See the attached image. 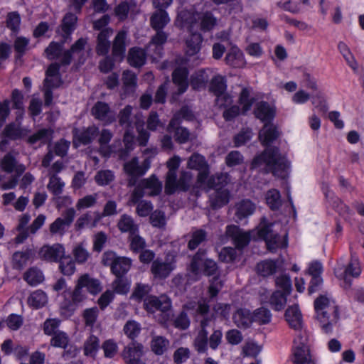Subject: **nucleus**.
<instances>
[{
	"mask_svg": "<svg viewBox=\"0 0 364 364\" xmlns=\"http://www.w3.org/2000/svg\"><path fill=\"white\" fill-rule=\"evenodd\" d=\"M175 264L172 262H166L156 259L152 262L151 272L155 278L164 279L174 269Z\"/></svg>",
	"mask_w": 364,
	"mask_h": 364,
	"instance_id": "nucleus-23",
	"label": "nucleus"
},
{
	"mask_svg": "<svg viewBox=\"0 0 364 364\" xmlns=\"http://www.w3.org/2000/svg\"><path fill=\"white\" fill-rule=\"evenodd\" d=\"M275 285L281 289L282 293L289 295L292 290V284L290 277L287 274H282L275 279Z\"/></svg>",
	"mask_w": 364,
	"mask_h": 364,
	"instance_id": "nucleus-63",
	"label": "nucleus"
},
{
	"mask_svg": "<svg viewBox=\"0 0 364 364\" xmlns=\"http://www.w3.org/2000/svg\"><path fill=\"white\" fill-rule=\"evenodd\" d=\"M228 185L227 176L222 173L216 176H211L208 180L207 187L215 190V193L210 196V205L213 209H218L226 205L230 201V193L226 186Z\"/></svg>",
	"mask_w": 364,
	"mask_h": 364,
	"instance_id": "nucleus-2",
	"label": "nucleus"
},
{
	"mask_svg": "<svg viewBox=\"0 0 364 364\" xmlns=\"http://www.w3.org/2000/svg\"><path fill=\"white\" fill-rule=\"evenodd\" d=\"M35 254L33 245L24 246L21 250L14 252L11 258L13 269L18 271L23 269L33 262Z\"/></svg>",
	"mask_w": 364,
	"mask_h": 364,
	"instance_id": "nucleus-8",
	"label": "nucleus"
},
{
	"mask_svg": "<svg viewBox=\"0 0 364 364\" xmlns=\"http://www.w3.org/2000/svg\"><path fill=\"white\" fill-rule=\"evenodd\" d=\"M279 136L276 126L265 124L259 133L261 144L265 147L259 154H256L250 164L251 169H257L264 165V173H271L274 176L284 179L287 176L289 162L283 156L278 146L271 144Z\"/></svg>",
	"mask_w": 364,
	"mask_h": 364,
	"instance_id": "nucleus-1",
	"label": "nucleus"
},
{
	"mask_svg": "<svg viewBox=\"0 0 364 364\" xmlns=\"http://www.w3.org/2000/svg\"><path fill=\"white\" fill-rule=\"evenodd\" d=\"M171 301L168 298L160 299L156 296H148L144 301V308L148 312H154L161 311L167 312L171 309Z\"/></svg>",
	"mask_w": 364,
	"mask_h": 364,
	"instance_id": "nucleus-15",
	"label": "nucleus"
},
{
	"mask_svg": "<svg viewBox=\"0 0 364 364\" xmlns=\"http://www.w3.org/2000/svg\"><path fill=\"white\" fill-rule=\"evenodd\" d=\"M252 137V132L250 128H243L233 137L235 147H240L245 145Z\"/></svg>",
	"mask_w": 364,
	"mask_h": 364,
	"instance_id": "nucleus-57",
	"label": "nucleus"
},
{
	"mask_svg": "<svg viewBox=\"0 0 364 364\" xmlns=\"http://www.w3.org/2000/svg\"><path fill=\"white\" fill-rule=\"evenodd\" d=\"M284 318L291 328L295 331L302 328L303 317L298 304L289 306L285 311Z\"/></svg>",
	"mask_w": 364,
	"mask_h": 364,
	"instance_id": "nucleus-19",
	"label": "nucleus"
},
{
	"mask_svg": "<svg viewBox=\"0 0 364 364\" xmlns=\"http://www.w3.org/2000/svg\"><path fill=\"white\" fill-rule=\"evenodd\" d=\"M95 180L99 186H107L114 180V174L112 171L109 169L101 170L96 173Z\"/></svg>",
	"mask_w": 364,
	"mask_h": 364,
	"instance_id": "nucleus-62",
	"label": "nucleus"
},
{
	"mask_svg": "<svg viewBox=\"0 0 364 364\" xmlns=\"http://www.w3.org/2000/svg\"><path fill=\"white\" fill-rule=\"evenodd\" d=\"M203 36L198 32H192L186 40V54L189 57L196 55L201 48Z\"/></svg>",
	"mask_w": 364,
	"mask_h": 364,
	"instance_id": "nucleus-28",
	"label": "nucleus"
},
{
	"mask_svg": "<svg viewBox=\"0 0 364 364\" xmlns=\"http://www.w3.org/2000/svg\"><path fill=\"white\" fill-rule=\"evenodd\" d=\"M2 135L10 139L11 141H16L23 138L25 136L23 129L14 122L7 124L3 132Z\"/></svg>",
	"mask_w": 364,
	"mask_h": 364,
	"instance_id": "nucleus-41",
	"label": "nucleus"
},
{
	"mask_svg": "<svg viewBox=\"0 0 364 364\" xmlns=\"http://www.w3.org/2000/svg\"><path fill=\"white\" fill-rule=\"evenodd\" d=\"M338 50L345 59L347 65L354 72H357L358 69V63L348 45L343 41H340L338 44Z\"/></svg>",
	"mask_w": 364,
	"mask_h": 364,
	"instance_id": "nucleus-37",
	"label": "nucleus"
},
{
	"mask_svg": "<svg viewBox=\"0 0 364 364\" xmlns=\"http://www.w3.org/2000/svg\"><path fill=\"white\" fill-rule=\"evenodd\" d=\"M63 296L64 299L60 304V310L62 313L68 312L70 315L73 314L77 306L85 299L82 287L78 282L73 291L65 290Z\"/></svg>",
	"mask_w": 364,
	"mask_h": 364,
	"instance_id": "nucleus-5",
	"label": "nucleus"
},
{
	"mask_svg": "<svg viewBox=\"0 0 364 364\" xmlns=\"http://www.w3.org/2000/svg\"><path fill=\"white\" fill-rule=\"evenodd\" d=\"M77 282L82 288H86L90 294L96 295L102 290L100 281L91 278L87 274L82 275Z\"/></svg>",
	"mask_w": 364,
	"mask_h": 364,
	"instance_id": "nucleus-35",
	"label": "nucleus"
},
{
	"mask_svg": "<svg viewBox=\"0 0 364 364\" xmlns=\"http://www.w3.org/2000/svg\"><path fill=\"white\" fill-rule=\"evenodd\" d=\"M253 114L255 118L265 124L272 123L275 116L276 109L266 101H260L256 104Z\"/></svg>",
	"mask_w": 364,
	"mask_h": 364,
	"instance_id": "nucleus-13",
	"label": "nucleus"
},
{
	"mask_svg": "<svg viewBox=\"0 0 364 364\" xmlns=\"http://www.w3.org/2000/svg\"><path fill=\"white\" fill-rule=\"evenodd\" d=\"M162 183L155 174H151L149 178L141 179L132 191L130 200L132 203H136L145 195V190H149L147 195L150 197L159 196L162 191Z\"/></svg>",
	"mask_w": 364,
	"mask_h": 364,
	"instance_id": "nucleus-3",
	"label": "nucleus"
},
{
	"mask_svg": "<svg viewBox=\"0 0 364 364\" xmlns=\"http://www.w3.org/2000/svg\"><path fill=\"white\" fill-rule=\"evenodd\" d=\"M113 33L112 28H105L102 30L97 36L95 52L99 56L108 55L110 49V36Z\"/></svg>",
	"mask_w": 364,
	"mask_h": 364,
	"instance_id": "nucleus-20",
	"label": "nucleus"
},
{
	"mask_svg": "<svg viewBox=\"0 0 364 364\" xmlns=\"http://www.w3.org/2000/svg\"><path fill=\"white\" fill-rule=\"evenodd\" d=\"M293 355L294 364H314L310 358L309 349L303 343H301L294 348Z\"/></svg>",
	"mask_w": 364,
	"mask_h": 364,
	"instance_id": "nucleus-33",
	"label": "nucleus"
},
{
	"mask_svg": "<svg viewBox=\"0 0 364 364\" xmlns=\"http://www.w3.org/2000/svg\"><path fill=\"white\" fill-rule=\"evenodd\" d=\"M225 64L234 68H243L246 61L242 51L236 46L231 47L225 58Z\"/></svg>",
	"mask_w": 364,
	"mask_h": 364,
	"instance_id": "nucleus-24",
	"label": "nucleus"
},
{
	"mask_svg": "<svg viewBox=\"0 0 364 364\" xmlns=\"http://www.w3.org/2000/svg\"><path fill=\"white\" fill-rule=\"evenodd\" d=\"M50 345L54 348H67L69 346L70 338L68 335L62 331H58L51 336Z\"/></svg>",
	"mask_w": 364,
	"mask_h": 364,
	"instance_id": "nucleus-53",
	"label": "nucleus"
},
{
	"mask_svg": "<svg viewBox=\"0 0 364 364\" xmlns=\"http://www.w3.org/2000/svg\"><path fill=\"white\" fill-rule=\"evenodd\" d=\"M207 232L203 229H197L193 231L190 240L188 242V248L190 250H196L203 242L206 240Z\"/></svg>",
	"mask_w": 364,
	"mask_h": 364,
	"instance_id": "nucleus-56",
	"label": "nucleus"
},
{
	"mask_svg": "<svg viewBox=\"0 0 364 364\" xmlns=\"http://www.w3.org/2000/svg\"><path fill=\"white\" fill-rule=\"evenodd\" d=\"M227 87L225 77L218 75L211 79L209 90L216 97L217 100H219L221 96L228 98V94L226 92Z\"/></svg>",
	"mask_w": 364,
	"mask_h": 364,
	"instance_id": "nucleus-26",
	"label": "nucleus"
},
{
	"mask_svg": "<svg viewBox=\"0 0 364 364\" xmlns=\"http://www.w3.org/2000/svg\"><path fill=\"white\" fill-rule=\"evenodd\" d=\"M266 203L270 210H278L282 205L279 191L276 188L269 190L266 195Z\"/></svg>",
	"mask_w": 364,
	"mask_h": 364,
	"instance_id": "nucleus-50",
	"label": "nucleus"
},
{
	"mask_svg": "<svg viewBox=\"0 0 364 364\" xmlns=\"http://www.w3.org/2000/svg\"><path fill=\"white\" fill-rule=\"evenodd\" d=\"M146 60V53L144 49L139 47H133L129 49L127 61L132 67L141 68L145 65Z\"/></svg>",
	"mask_w": 364,
	"mask_h": 364,
	"instance_id": "nucleus-29",
	"label": "nucleus"
},
{
	"mask_svg": "<svg viewBox=\"0 0 364 364\" xmlns=\"http://www.w3.org/2000/svg\"><path fill=\"white\" fill-rule=\"evenodd\" d=\"M23 279L29 285L36 287L43 282L44 276L41 269L36 267H32L24 273Z\"/></svg>",
	"mask_w": 364,
	"mask_h": 364,
	"instance_id": "nucleus-38",
	"label": "nucleus"
},
{
	"mask_svg": "<svg viewBox=\"0 0 364 364\" xmlns=\"http://www.w3.org/2000/svg\"><path fill=\"white\" fill-rule=\"evenodd\" d=\"M127 364H144L141 360L143 355V345L136 341H132L124 349L122 354Z\"/></svg>",
	"mask_w": 364,
	"mask_h": 364,
	"instance_id": "nucleus-10",
	"label": "nucleus"
},
{
	"mask_svg": "<svg viewBox=\"0 0 364 364\" xmlns=\"http://www.w3.org/2000/svg\"><path fill=\"white\" fill-rule=\"evenodd\" d=\"M360 274L361 268L357 259H351L343 272H340L338 269L335 270L336 277L339 279H343L348 287H350L352 284V280L349 277L357 278Z\"/></svg>",
	"mask_w": 364,
	"mask_h": 364,
	"instance_id": "nucleus-12",
	"label": "nucleus"
},
{
	"mask_svg": "<svg viewBox=\"0 0 364 364\" xmlns=\"http://www.w3.org/2000/svg\"><path fill=\"white\" fill-rule=\"evenodd\" d=\"M277 264L273 259H265L257 264L256 269L259 275L267 277L277 272Z\"/></svg>",
	"mask_w": 364,
	"mask_h": 364,
	"instance_id": "nucleus-40",
	"label": "nucleus"
},
{
	"mask_svg": "<svg viewBox=\"0 0 364 364\" xmlns=\"http://www.w3.org/2000/svg\"><path fill=\"white\" fill-rule=\"evenodd\" d=\"M150 167V162L145 159L142 165L139 164L136 157L132 158L124 165V171L128 176H143L146 174Z\"/></svg>",
	"mask_w": 364,
	"mask_h": 364,
	"instance_id": "nucleus-22",
	"label": "nucleus"
},
{
	"mask_svg": "<svg viewBox=\"0 0 364 364\" xmlns=\"http://www.w3.org/2000/svg\"><path fill=\"white\" fill-rule=\"evenodd\" d=\"M114 294L126 295L129 291L131 284L124 277H116L112 284Z\"/></svg>",
	"mask_w": 364,
	"mask_h": 364,
	"instance_id": "nucleus-55",
	"label": "nucleus"
},
{
	"mask_svg": "<svg viewBox=\"0 0 364 364\" xmlns=\"http://www.w3.org/2000/svg\"><path fill=\"white\" fill-rule=\"evenodd\" d=\"M132 260L126 257H119L111 268V272L116 277H124L129 271Z\"/></svg>",
	"mask_w": 364,
	"mask_h": 364,
	"instance_id": "nucleus-34",
	"label": "nucleus"
},
{
	"mask_svg": "<svg viewBox=\"0 0 364 364\" xmlns=\"http://www.w3.org/2000/svg\"><path fill=\"white\" fill-rule=\"evenodd\" d=\"M254 102L255 98L250 97V90L247 87L242 88L238 98V103L242 105V115L247 114L251 109Z\"/></svg>",
	"mask_w": 364,
	"mask_h": 364,
	"instance_id": "nucleus-48",
	"label": "nucleus"
},
{
	"mask_svg": "<svg viewBox=\"0 0 364 364\" xmlns=\"http://www.w3.org/2000/svg\"><path fill=\"white\" fill-rule=\"evenodd\" d=\"M117 228L121 232H129V236L134 235L138 231V226L134 223L132 216L122 214L117 223Z\"/></svg>",
	"mask_w": 364,
	"mask_h": 364,
	"instance_id": "nucleus-36",
	"label": "nucleus"
},
{
	"mask_svg": "<svg viewBox=\"0 0 364 364\" xmlns=\"http://www.w3.org/2000/svg\"><path fill=\"white\" fill-rule=\"evenodd\" d=\"M91 112L95 119L103 122L105 124H110L115 121L114 114L107 102H97L92 107Z\"/></svg>",
	"mask_w": 364,
	"mask_h": 364,
	"instance_id": "nucleus-14",
	"label": "nucleus"
},
{
	"mask_svg": "<svg viewBox=\"0 0 364 364\" xmlns=\"http://www.w3.org/2000/svg\"><path fill=\"white\" fill-rule=\"evenodd\" d=\"M100 348V340L98 337L90 335L84 343V355L95 358Z\"/></svg>",
	"mask_w": 364,
	"mask_h": 364,
	"instance_id": "nucleus-52",
	"label": "nucleus"
},
{
	"mask_svg": "<svg viewBox=\"0 0 364 364\" xmlns=\"http://www.w3.org/2000/svg\"><path fill=\"white\" fill-rule=\"evenodd\" d=\"M127 38V32L120 30L117 32L112 43V55L114 58L119 59V62L122 61L125 57Z\"/></svg>",
	"mask_w": 364,
	"mask_h": 364,
	"instance_id": "nucleus-18",
	"label": "nucleus"
},
{
	"mask_svg": "<svg viewBox=\"0 0 364 364\" xmlns=\"http://www.w3.org/2000/svg\"><path fill=\"white\" fill-rule=\"evenodd\" d=\"M76 215L73 208H68L62 213L61 217L57 218L49 227L52 235H63L67 229L72 225Z\"/></svg>",
	"mask_w": 364,
	"mask_h": 364,
	"instance_id": "nucleus-7",
	"label": "nucleus"
},
{
	"mask_svg": "<svg viewBox=\"0 0 364 364\" xmlns=\"http://www.w3.org/2000/svg\"><path fill=\"white\" fill-rule=\"evenodd\" d=\"M64 41H51L46 48L44 53L48 60L58 59L63 58Z\"/></svg>",
	"mask_w": 364,
	"mask_h": 364,
	"instance_id": "nucleus-42",
	"label": "nucleus"
},
{
	"mask_svg": "<svg viewBox=\"0 0 364 364\" xmlns=\"http://www.w3.org/2000/svg\"><path fill=\"white\" fill-rule=\"evenodd\" d=\"M87 39L78 38L69 49L65 50L61 58V63L63 65H70L73 61V55L75 53L82 51L87 44Z\"/></svg>",
	"mask_w": 364,
	"mask_h": 364,
	"instance_id": "nucleus-30",
	"label": "nucleus"
},
{
	"mask_svg": "<svg viewBox=\"0 0 364 364\" xmlns=\"http://www.w3.org/2000/svg\"><path fill=\"white\" fill-rule=\"evenodd\" d=\"M170 22V18L166 11H154L150 17V26L154 30H164Z\"/></svg>",
	"mask_w": 364,
	"mask_h": 364,
	"instance_id": "nucleus-32",
	"label": "nucleus"
},
{
	"mask_svg": "<svg viewBox=\"0 0 364 364\" xmlns=\"http://www.w3.org/2000/svg\"><path fill=\"white\" fill-rule=\"evenodd\" d=\"M274 223L270 222L269 219L262 216L260 218L259 224L253 229L251 232L252 235V240L254 241H264L274 232Z\"/></svg>",
	"mask_w": 364,
	"mask_h": 364,
	"instance_id": "nucleus-16",
	"label": "nucleus"
},
{
	"mask_svg": "<svg viewBox=\"0 0 364 364\" xmlns=\"http://www.w3.org/2000/svg\"><path fill=\"white\" fill-rule=\"evenodd\" d=\"M53 134V130L50 128L40 129L34 134L29 136L27 141L30 144H34L38 141H41L43 143H45L50 141L52 139Z\"/></svg>",
	"mask_w": 364,
	"mask_h": 364,
	"instance_id": "nucleus-47",
	"label": "nucleus"
},
{
	"mask_svg": "<svg viewBox=\"0 0 364 364\" xmlns=\"http://www.w3.org/2000/svg\"><path fill=\"white\" fill-rule=\"evenodd\" d=\"M151 291V287L149 284L137 283L132 294V298L139 302L144 301Z\"/></svg>",
	"mask_w": 364,
	"mask_h": 364,
	"instance_id": "nucleus-58",
	"label": "nucleus"
},
{
	"mask_svg": "<svg viewBox=\"0 0 364 364\" xmlns=\"http://www.w3.org/2000/svg\"><path fill=\"white\" fill-rule=\"evenodd\" d=\"M77 21V17L75 14L71 12L65 14L61 23V28L65 34L70 36L73 33L76 28Z\"/></svg>",
	"mask_w": 364,
	"mask_h": 364,
	"instance_id": "nucleus-51",
	"label": "nucleus"
},
{
	"mask_svg": "<svg viewBox=\"0 0 364 364\" xmlns=\"http://www.w3.org/2000/svg\"><path fill=\"white\" fill-rule=\"evenodd\" d=\"M267 250L275 253L279 249L284 250L289 245V235L286 232L282 237L277 232H272L265 241Z\"/></svg>",
	"mask_w": 364,
	"mask_h": 364,
	"instance_id": "nucleus-21",
	"label": "nucleus"
},
{
	"mask_svg": "<svg viewBox=\"0 0 364 364\" xmlns=\"http://www.w3.org/2000/svg\"><path fill=\"white\" fill-rule=\"evenodd\" d=\"M252 318L253 322L260 325L267 324L271 321L272 314L268 309L260 307L253 311Z\"/></svg>",
	"mask_w": 364,
	"mask_h": 364,
	"instance_id": "nucleus-54",
	"label": "nucleus"
},
{
	"mask_svg": "<svg viewBox=\"0 0 364 364\" xmlns=\"http://www.w3.org/2000/svg\"><path fill=\"white\" fill-rule=\"evenodd\" d=\"M235 324L240 328H249L252 323V313L247 309H238L232 316Z\"/></svg>",
	"mask_w": 364,
	"mask_h": 364,
	"instance_id": "nucleus-27",
	"label": "nucleus"
},
{
	"mask_svg": "<svg viewBox=\"0 0 364 364\" xmlns=\"http://www.w3.org/2000/svg\"><path fill=\"white\" fill-rule=\"evenodd\" d=\"M169 346V341L162 336H154L152 337L150 347L151 351L156 355H162Z\"/></svg>",
	"mask_w": 364,
	"mask_h": 364,
	"instance_id": "nucleus-39",
	"label": "nucleus"
},
{
	"mask_svg": "<svg viewBox=\"0 0 364 364\" xmlns=\"http://www.w3.org/2000/svg\"><path fill=\"white\" fill-rule=\"evenodd\" d=\"M48 302L46 294L41 290H36L31 294L28 299V304L35 309H38L44 306Z\"/></svg>",
	"mask_w": 364,
	"mask_h": 364,
	"instance_id": "nucleus-44",
	"label": "nucleus"
},
{
	"mask_svg": "<svg viewBox=\"0 0 364 364\" xmlns=\"http://www.w3.org/2000/svg\"><path fill=\"white\" fill-rule=\"evenodd\" d=\"M200 29L205 33L210 31L217 24V18L210 11H206L199 16Z\"/></svg>",
	"mask_w": 364,
	"mask_h": 364,
	"instance_id": "nucleus-45",
	"label": "nucleus"
},
{
	"mask_svg": "<svg viewBox=\"0 0 364 364\" xmlns=\"http://www.w3.org/2000/svg\"><path fill=\"white\" fill-rule=\"evenodd\" d=\"M189 70L185 66H178L172 72V82L177 87L179 94H183L188 88Z\"/></svg>",
	"mask_w": 364,
	"mask_h": 364,
	"instance_id": "nucleus-17",
	"label": "nucleus"
},
{
	"mask_svg": "<svg viewBox=\"0 0 364 364\" xmlns=\"http://www.w3.org/2000/svg\"><path fill=\"white\" fill-rule=\"evenodd\" d=\"M255 204L249 199H243L235 204V218L237 223L242 222L253 214Z\"/></svg>",
	"mask_w": 364,
	"mask_h": 364,
	"instance_id": "nucleus-25",
	"label": "nucleus"
},
{
	"mask_svg": "<svg viewBox=\"0 0 364 364\" xmlns=\"http://www.w3.org/2000/svg\"><path fill=\"white\" fill-rule=\"evenodd\" d=\"M65 255V248L60 243L45 245L39 250L41 259L49 262H59Z\"/></svg>",
	"mask_w": 364,
	"mask_h": 364,
	"instance_id": "nucleus-11",
	"label": "nucleus"
},
{
	"mask_svg": "<svg viewBox=\"0 0 364 364\" xmlns=\"http://www.w3.org/2000/svg\"><path fill=\"white\" fill-rule=\"evenodd\" d=\"M225 234L232 240L235 248L239 250H242L252 240L251 232L244 231L236 225H227Z\"/></svg>",
	"mask_w": 364,
	"mask_h": 364,
	"instance_id": "nucleus-6",
	"label": "nucleus"
},
{
	"mask_svg": "<svg viewBox=\"0 0 364 364\" xmlns=\"http://www.w3.org/2000/svg\"><path fill=\"white\" fill-rule=\"evenodd\" d=\"M330 304L329 299L325 295H320L314 301V310L316 314V318L319 322H325L328 318V314L326 309Z\"/></svg>",
	"mask_w": 364,
	"mask_h": 364,
	"instance_id": "nucleus-31",
	"label": "nucleus"
},
{
	"mask_svg": "<svg viewBox=\"0 0 364 364\" xmlns=\"http://www.w3.org/2000/svg\"><path fill=\"white\" fill-rule=\"evenodd\" d=\"M64 187L65 183L60 176L55 174H52L49 176V182L47 185V188L54 197L61 195Z\"/></svg>",
	"mask_w": 364,
	"mask_h": 364,
	"instance_id": "nucleus-49",
	"label": "nucleus"
},
{
	"mask_svg": "<svg viewBox=\"0 0 364 364\" xmlns=\"http://www.w3.org/2000/svg\"><path fill=\"white\" fill-rule=\"evenodd\" d=\"M205 251L199 249L194 255L190 264L191 272L194 274L202 273L207 277L218 275V266L212 259H204Z\"/></svg>",
	"mask_w": 364,
	"mask_h": 364,
	"instance_id": "nucleus-4",
	"label": "nucleus"
},
{
	"mask_svg": "<svg viewBox=\"0 0 364 364\" xmlns=\"http://www.w3.org/2000/svg\"><path fill=\"white\" fill-rule=\"evenodd\" d=\"M60 272L65 276H71L75 271V263L70 257L63 256L59 261Z\"/></svg>",
	"mask_w": 364,
	"mask_h": 364,
	"instance_id": "nucleus-60",
	"label": "nucleus"
},
{
	"mask_svg": "<svg viewBox=\"0 0 364 364\" xmlns=\"http://www.w3.org/2000/svg\"><path fill=\"white\" fill-rule=\"evenodd\" d=\"M44 105L46 107H50L53 103V89L58 87L60 84H54L53 80L49 78H45L44 80Z\"/></svg>",
	"mask_w": 364,
	"mask_h": 364,
	"instance_id": "nucleus-61",
	"label": "nucleus"
},
{
	"mask_svg": "<svg viewBox=\"0 0 364 364\" xmlns=\"http://www.w3.org/2000/svg\"><path fill=\"white\" fill-rule=\"evenodd\" d=\"M17 161L14 155L7 153L0 161L1 168L9 173L14 171Z\"/></svg>",
	"mask_w": 364,
	"mask_h": 364,
	"instance_id": "nucleus-64",
	"label": "nucleus"
},
{
	"mask_svg": "<svg viewBox=\"0 0 364 364\" xmlns=\"http://www.w3.org/2000/svg\"><path fill=\"white\" fill-rule=\"evenodd\" d=\"M284 293H282L281 290L274 291L269 297V304L272 309L276 311L282 310L287 301V296Z\"/></svg>",
	"mask_w": 364,
	"mask_h": 364,
	"instance_id": "nucleus-46",
	"label": "nucleus"
},
{
	"mask_svg": "<svg viewBox=\"0 0 364 364\" xmlns=\"http://www.w3.org/2000/svg\"><path fill=\"white\" fill-rule=\"evenodd\" d=\"M208 76L204 69H200L191 76L190 84L194 90H199L206 86Z\"/></svg>",
	"mask_w": 364,
	"mask_h": 364,
	"instance_id": "nucleus-43",
	"label": "nucleus"
},
{
	"mask_svg": "<svg viewBox=\"0 0 364 364\" xmlns=\"http://www.w3.org/2000/svg\"><path fill=\"white\" fill-rule=\"evenodd\" d=\"M123 331L124 334L132 341H135L141 331L140 324L134 320L128 321L124 326Z\"/></svg>",
	"mask_w": 364,
	"mask_h": 364,
	"instance_id": "nucleus-59",
	"label": "nucleus"
},
{
	"mask_svg": "<svg viewBox=\"0 0 364 364\" xmlns=\"http://www.w3.org/2000/svg\"><path fill=\"white\" fill-rule=\"evenodd\" d=\"M98 133L99 129L95 125L84 128L82 131H79L76 128L74 129L73 131V146L77 148L80 145L85 146L91 144Z\"/></svg>",
	"mask_w": 364,
	"mask_h": 364,
	"instance_id": "nucleus-9",
	"label": "nucleus"
}]
</instances>
